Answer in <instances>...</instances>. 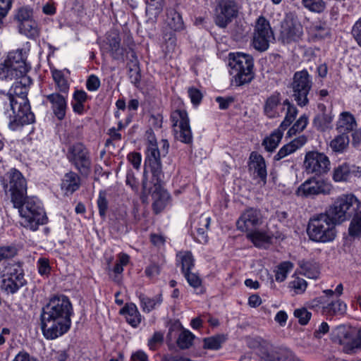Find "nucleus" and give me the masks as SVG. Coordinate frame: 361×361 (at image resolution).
<instances>
[{
	"instance_id": "obj_8",
	"label": "nucleus",
	"mask_w": 361,
	"mask_h": 361,
	"mask_svg": "<svg viewBox=\"0 0 361 361\" xmlns=\"http://www.w3.org/2000/svg\"><path fill=\"white\" fill-rule=\"evenodd\" d=\"M361 203L353 193L342 194L337 197L326 212L341 224L350 219L360 208Z\"/></svg>"
},
{
	"instance_id": "obj_19",
	"label": "nucleus",
	"mask_w": 361,
	"mask_h": 361,
	"mask_svg": "<svg viewBox=\"0 0 361 361\" xmlns=\"http://www.w3.org/2000/svg\"><path fill=\"white\" fill-rule=\"evenodd\" d=\"M303 166L307 173L320 176L330 170V161L325 154L311 151L306 153Z\"/></svg>"
},
{
	"instance_id": "obj_2",
	"label": "nucleus",
	"mask_w": 361,
	"mask_h": 361,
	"mask_svg": "<svg viewBox=\"0 0 361 361\" xmlns=\"http://www.w3.org/2000/svg\"><path fill=\"white\" fill-rule=\"evenodd\" d=\"M0 109L9 118V126L13 130L18 127L32 123L35 121L34 114L30 111L29 102L24 104L16 101L12 92H5L0 90Z\"/></svg>"
},
{
	"instance_id": "obj_16",
	"label": "nucleus",
	"mask_w": 361,
	"mask_h": 361,
	"mask_svg": "<svg viewBox=\"0 0 361 361\" xmlns=\"http://www.w3.org/2000/svg\"><path fill=\"white\" fill-rule=\"evenodd\" d=\"M272 39H274V35L269 20L264 16H259L254 29L252 39L254 48L258 51H264L268 49Z\"/></svg>"
},
{
	"instance_id": "obj_38",
	"label": "nucleus",
	"mask_w": 361,
	"mask_h": 361,
	"mask_svg": "<svg viewBox=\"0 0 361 361\" xmlns=\"http://www.w3.org/2000/svg\"><path fill=\"white\" fill-rule=\"evenodd\" d=\"M334 116L331 111L328 113L318 114L313 120L314 127L320 130L325 131L331 128V123Z\"/></svg>"
},
{
	"instance_id": "obj_27",
	"label": "nucleus",
	"mask_w": 361,
	"mask_h": 361,
	"mask_svg": "<svg viewBox=\"0 0 361 361\" xmlns=\"http://www.w3.org/2000/svg\"><path fill=\"white\" fill-rule=\"evenodd\" d=\"M80 186V178L73 171L66 173L61 183V189L66 195H72L78 190Z\"/></svg>"
},
{
	"instance_id": "obj_64",
	"label": "nucleus",
	"mask_w": 361,
	"mask_h": 361,
	"mask_svg": "<svg viewBox=\"0 0 361 361\" xmlns=\"http://www.w3.org/2000/svg\"><path fill=\"white\" fill-rule=\"evenodd\" d=\"M128 160L130 162L133 166L138 170L141 165L142 156L139 152H131L128 154Z\"/></svg>"
},
{
	"instance_id": "obj_47",
	"label": "nucleus",
	"mask_w": 361,
	"mask_h": 361,
	"mask_svg": "<svg viewBox=\"0 0 361 361\" xmlns=\"http://www.w3.org/2000/svg\"><path fill=\"white\" fill-rule=\"evenodd\" d=\"M308 123V117L303 114L295 122L288 131V135L291 137L304 130Z\"/></svg>"
},
{
	"instance_id": "obj_53",
	"label": "nucleus",
	"mask_w": 361,
	"mask_h": 361,
	"mask_svg": "<svg viewBox=\"0 0 361 361\" xmlns=\"http://www.w3.org/2000/svg\"><path fill=\"white\" fill-rule=\"evenodd\" d=\"M348 233L350 236L353 237L361 235V214L352 220L348 228Z\"/></svg>"
},
{
	"instance_id": "obj_3",
	"label": "nucleus",
	"mask_w": 361,
	"mask_h": 361,
	"mask_svg": "<svg viewBox=\"0 0 361 361\" xmlns=\"http://www.w3.org/2000/svg\"><path fill=\"white\" fill-rule=\"evenodd\" d=\"M18 209L23 226L32 231L38 229L39 225L47 223V217L41 201L35 197L25 196L18 205L13 204Z\"/></svg>"
},
{
	"instance_id": "obj_6",
	"label": "nucleus",
	"mask_w": 361,
	"mask_h": 361,
	"mask_svg": "<svg viewBox=\"0 0 361 361\" xmlns=\"http://www.w3.org/2000/svg\"><path fill=\"white\" fill-rule=\"evenodd\" d=\"M1 288L13 295L27 284L25 272L20 262L4 261L0 264Z\"/></svg>"
},
{
	"instance_id": "obj_24",
	"label": "nucleus",
	"mask_w": 361,
	"mask_h": 361,
	"mask_svg": "<svg viewBox=\"0 0 361 361\" xmlns=\"http://www.w3.org/2000/svg\"><path fill=\"white\" fill-rule=\"evenodd\" d=\"M46 98L51 104V108L57 119H64L68 108V94L54 92L47 95Z\"/></svg>"
},
{
	"instance_id": "obj_14",
	"label": "nucleus",
	"mask_w": 361,
	"mask_h": 361,
	"mask_svg": "<svg viewBox=\"0 0 361 361\" xmlns=\"http://www.w3.org/2000/svg\"><path fill=\"white\" fill-rule=\"evenodd\" d=\"M33 8L30 6H23L18 8L14 16L18 23L19 32L28 38H35L39 35L37 23L33 18Z\"/></svg>"
},
{
	"instance_id": "obj_1",
	"label": "nucleus",
	"mask_w": 361,
	"mask_h": 361,
	"mask_svg": "<svg viewBox=\"0 0 361 361\" xmlns=\"http://www.w3.org/2000/svg\"><path fill=\"white\" fill-rule=\"evenodd\" d=\"M73 314L72 304L66 295L52 298L41 313V329L47 340L56 339L65 334L71 326Z\"/></svg>"
},
{
	"instance_id": "obj_62",
	"label": "nucleus",
	"mask_w": 361,
	"mask_h": 361,
	"mask_svg": "<svg viewBox=\"0 0 361 361\" xmlns=\"http://www.w3.org/2000/svg\"><path fill=\"white\" fill-rule=\"evenodd\" d=\"M188 95L191 99V102L195 105L199 104L202 99V92L195 87L188 89Z\"/></svg>"
},
{
	"instance_id": "obj_34",
	"label": "nucleus",
	"mask_w": 361,
	"mask_h": 361,
	"mask_svg": "<svg viewBox=\"0 0 361 361\" xmlns=\"http://www.w3.org/2000/svg\"><path fill=\"white\" fill-rule=\"evenodd\" d=\"M210 222V216L205 214H201L198 219L193 222L197 235L201 238V239H199V241L201 243L207 241V231L209 229Z\"/></svg>"
},
{
	"instance_id": "obj_32",
	"label": "nucleus",
	"mask_w": 361,
	"mask_h": 361,
	"mask_svg": "<svg viewBox=\"0 0 361 361\" xmlns=\"http://www.w3.org/2000/svg\"><path fill=\"white\" fill-rule=\"evenodd\" d=\"M138 298L142 310L147 313L159 307L163 301L161 294H158L153 298H149L145 294L140 293L138 294Z\"/></svg>"
},
{
	"instance_id": "obj_49",
	"label": "nucleus",
	"mask_w": 361,
	"mask_h": 361,
	"mask_svg": "<svg viewBox=\"0 0 361 361\" xmlns=\"http://www.w3.org/2000/svg\"><path fill=\"white\" fill-rule=\"evenodd\" d=\"M293 264L290 262H283L280 264L276 271V280L279 282L283 281L286 277L288 273L292 269Z\"/></svg>"
},
{
	"instance_id": "obj_60",
	"label": "nucleus",
	"mask_w": 361,
	"mask_h": 361,
	"mask_svg": "<svg viewBox=\"0 0 361 361\" xmlns=\"http://www.w3.org/2000/svg\"><path fill=\"white\" fill-rule=\"evenodd\" d=\"M100 80L95 75H90L86 81V87L89 91L94 92L100 87Z\"/></svg>"
},
{
	"instance_id": "obj_56",
	"label": "nucleus",
	"mask_w": 361,
	"mask_h": 361,
	"mask_svg": "<svg viewBox=\"0 0 361 361\" xmlns=\"http://www.w3.org/2000/svg\"><path fill=\"white\" fill-rule=\"evenodd\" d=\"M38 272L40 275H48L51 271V267L48 259L41 257L37 260V262Z\"/></svg>"
},
{
	"instance_id": "obj_51",
	"label": "nucleus",
	"mask_w": 361,
	"mask_h": 361,
	"mask_svg": "<svg viewBox=\"0 0 361 361\" xmlns=\"http://www.w3.org/2000/svg\"><path fill=\"white\" fill-rule=\"evenodd\" d=\"M18 253V250L14 246L0 247V264L4 261H11Z\"/></svg>"
},
{
	"instance_id": "obj_39",
	"label": "nucleus",
	"mask_w": 361,
	"mask_h": 361,
	"mask_svg": "<svg viewBox=\"0 0 361 361\" xmlns=\"http://www.w3.org/2000/svg\"><path fill=\"white\" fill-rule=\"evenodd\" d=\"M51 75L53 80L56 84L58 93L68 94L69 91V83L65 78L62 71L59 70H51Z\"/></svg>"
},
{
	"instance_id": "obj_43",
	"label": "nucleus",
	"mask_w": 361,
	"mask_h": 361,
	"mask_svg": "<svg viewBox=\"0 0 361 361\" xmlns=\"http://www.w3.org/2000/svg\"><path fill=\"white\" fill-rule=\"evenodd\" d=\"M345 303L340 300L332 302L323 307V313L326 315L343 314L346 311Z\"/></svg>"
},
{
	"instance_id": "obj_44",
	"label": "nucleus",
	"mask_w": 361,
	"mask_h": 361,
	"mask_svg": "<svg viewBox=\"0 0 361 361\" xmlns=\"http://www.w3.org/2000/svg\"><path fill=\"white\" fill-rule=\"evenodd\" d=\"M178 261L181 264V269L183 274H185L194 267V259L192 255L189 251L180 252L177 254Z\"/></svg>"
},
{
	"instance_id": "obj_41",
	"label": "nucleus",
	"mask_w": 361,
	"mask_h": 361,
	"mask_svg": "<svg viewBox=\"0 0 361 361\" xmlns=\"http://www.w3.org/2000/svg\"><path fill=\"white\" fill-rule=\"evenodd\" d=\"M309 34L317 39H322L329 35V30L326 24L321 21L313 22L308 28Z\"/></svg>"
},
{
	"instance_id": "obj_35",
	"label": "nucleus",
	"mask_w": 361,
	"mask_h": 361,
	"mask_svg": "<svg viewBox=\"0 0 361 361\" xmlns=\"http://www.w3.org/2000/svg\"><path fill=\"white\" fill-rule=\"evenodd\" d=\"M283 131L284 130L279 127L263 140L262 145L266 151L273 152L276 149L283 137Z\"/></svg>"
},
{
	"instance_id": "obj_21",
	"label": "nucleus",
	"mask_w": 361,
	"mask_h": 361,
	"mask_svg": "<svg viewBox=\"0 0 361 361\" xmlns=\"http://www.w3.org/2000/svg\"><path fill=\"white\" fill-rule=\"evenodd\" d=\"M148 169H145L143 173V178L142 181V198L147 197L149 195L155 198L158 196L161 191L162 181L164 178L163 171H161V174L159 176H155L153 172H150L152 177L149 178Z\"/></svg>"
},
{
	"instance_id": "obj_10",
	"label": "nucleus",
	"mask_w": 361,
	"mask_h": 361,
	"mask_svg": "<svg viewBox=\"0 0 361 361\" xmlns=\"http://www.w3.org/2000/svg\"><path fill=\"white\" fill-rule=\"evenodd\" d=\"M160 145L161 149L154 137L149 138L145 152V169L153 172L157 177L160 176L162 171L161 157L168 154L169 148V143L166 140H161Z\"/></svg>"
},
{
	"instance_id": "obj_46",
	"label": "nucleus",
	"mask_w": 361,
	"mask_h": 361,
	"mask_svg": "<svg viewBox=\"0 0 361 361\" xmlns=\"http://www.w3.org/2000/svg\"><path fill=\"white\" fill-rule=\"evenodd\" d=\"M194 334L188 330H183L178 336L177 340L178 345L182 349L190 348L194 340Z\"/></svg>"
},
{
	"instance_id": "obj_22",
	"label": "nucleus",
	"mask_w": 361,
	"mask_h": 361,
	"mask_svg": "<svg viewBox=\"0 0 361 361\" xmlns=\"http://www.w3.org/2000/svg\"><path fill=\"white\" fill-rule=\"evenodd\" d=\"M353 177L361 178V167L343 163L334 169L332 179L336 183L350 182Z\"/></svg>"
},
{
	"instance_id": "obj_57",
	"label": "nucleus",
	"mask_w": 361,
	"mask_h": 361,
	"mask_svg": "<svg viewBox=\"0 0 361 361\" xmlns=\"http://www.w3.org/2000/svg\"><path fill=\"white\" fill-rule=\"evenodd\" d=\"M13 0H0V28L2 27V20L11 8Z\"/></svg>"
},
{
	"instance_id": "obj_55",
	"label": "nucleus",
	"mask_w": 361,
	"mask_h": 361,
	"mask_svg": "<svg viewBox=\"0 0 361 361\" xmlns=\"http://www.w3.org/2000/svg\"><path fill=\"white\" fill-rule=\"evenodd\" d=\"M294 316L298 319L301 325H305L311 318L312 314L305 308L297 309L294 311Z\"/></svg>"
},
{
	"instance_id": "obj_59",
	"label": "nucleus",
	"mask_w": 361,
	"mask_h": 361,
	"mask_svg": "<svg viewBox=\"0 0 361 361\" xmlns=\"http://www.w3.org/2000/svg\"><path fill=\"white\" fill-rule=\"evenodd\" d=\"M126 183L127 185L130 186L133 191L135 193H137L139 191V184L137 178L135 176V174L133 171H130L127 172Z\"/></svg>"
},
{
	"instance_id": "obj_4",
	"label": "nucleus",
	"mask_w": 361,
	"mask_h": 361,
	"mask_svg": "<svg viewBox=\"0 0 361 361\" xmlns=\"http://www.w3.org/2000/svg\"><path fill=\"white\" fill-rule=\"evenodd\" d=\"M231 83L237 87L250 83L254 78L253 59L241 52L230 53L228 57Z\"/></svg>"
},
{
	"instance_id": "obj_42",
	"label": "nucleus",
	"mask_w": 361,
	"mask_h": 361,
	"mask_svg": "<svg viewBox=\"0 0 361 361\" xmlns=\"http://www.w3.org/2000/svg\"><path fill=\"white\" fill-rule=\"evenodd\" d=\"M348 135L341 133L331 141L330 147L335 152L342 153L348 148Z\"/></svg>"
},
{
	"instance_id": "obj_11",
	"label": "nucleus",
	"mask_w": 361,
	"mask_h": 361,
	"mask_svg": "<svg viewBox=\"0 0 361 361\" xmlns=\"http://www.w3.org/2000/svg\"><path fill=\"white\" fill-rule=\"evenodd\" d=\"M312 85V78L307 70L303 69L293 74L290 87L293 97L299 106L304 107L309 104L308 95Z\"/></svg>"
},
{
	"instance_id": "obj_61",
	"label": "nucleus",
	"mask_w": 361,
	"mask_h": 361,
	"mask_svg": "<svg viewBox=\"0 0 361 361\" xmlns=\"http://www.w3.org/2000/svg\"><path fill=\"white\" fill-rule=\"evenodd\" d=\"M352 35L358 46L361 47V18L353 26Z\"/></svg>"
},
{
	"instance_id": "obj_9",
	"label": "nucleus",
	"mask_w": 361,
	"mask_h": 361,
	"mask_svg": "<svg viewBox=\"0 0 361 361\" xmlns=\"http://www.w3.org/2000/svg\"><path fill=\"white\" fill-rule=\"evenodd\" d=\"M1 184L9 193L13 204L18 205L20 200L27 195V182L23 175L17 169H11L1 178Z\"/></svg>"
},
{
	"instance_id": "obj_30",
	"label": "nucleus",
	"mask_w": 361,
	"mask_h": 361,
	"mask_svg": "<svg viewBox=\"0 0 361 361\" xmlns=\"http://www.w3.org/2000/svg\"><path fill=\"white\" fill-rule=\"evenodd\" d=\"M165 24L166 29L171 30L173 32H181L185 29L181 15L172 8L166 11Z\"/></svg>"
},
{
	"instance_id": "obj_48",
	"label": "nucleus",
	"mask_w": 361,
	"mask_h": 361,
	"mask_svg": "<svg viewBox=\"0 0 361 361\" xmlns=\"http://www.w3.org/2000/svg\"><path fill=\"white\" fill-rule=\"evenodd\" d=\"M97 203L99 209V214L102 218L104 219L109 208L107 194L105 190L99 191Z\"/></svg>"
},
{
	"instance_id": "obj_36",
	"label": "nucleus",
	"mask_w": 361,
	"mask_h": 361,
	"mask_svg": "<svg viewBox=\"0 0 361 361\" xmlns=\"http://www.w3.org/2000/svg\"><path fill=\"white\" fill-rule=\"evenodd\" d=\"M300 273L305 276L317 279L319 276V264L313 261H300L299 262Z\"/></svg>"
},
{
	"instance_id": "obj_7",
	"label": "nucleus",
	"mask_w": 361,
	"mask_h": 361,
	"mask_svg": "<svg viewBox=\"0 0 361 361\" xmlns=\"http://www.w3.org/2000/svg\"><path fill=\"white\" fill-rule=\"evenodd\" d=\"M27 58V51L25 49L9 51L4 61L0 62V79L11 80L16 76L26 75L31 68Z\"/></svg>"
},
{
	"instance_id": "obj_54",
	"label": "nucleus",
	"mask_w": 361,
	"mask_h": 361,
	"mask_svg": "<svg viewBox=\"0 0 361 361\" xmlns=\"http://www.w3.org/2000/svg\"><path fill=\"white\" fill-rule=\"evenodd\" d=\"M163 38L169 51H173L177 45V38L173 32H166L163 34Z\"/></svg>"
},
{
	"instance_id": "obj_17",
	"label": "nucleus",
	"mask_w": 361,
	"mask_h": 361,
	"mask_svg": "<svg viewBox=\"0 0 361 361\" xmlns=\"http://www.w3.org/2000/svg\"><path fill=\"white\" fill-rule=\"evenodd\" d=\"M171 120L176 139L183 143H190L192 134L187 111L180 109L174 111L171 115Z\"/></svg>"
},
{
	"instance_id": "obj_29",
	"label": "nucleus",
	"mask_w": 361,
	"mask_h": 361,
	"mask_svg": "<svg viewBox=\"0 0 361 361\" xmlns=\"http://www.w3.org/2000/svg\"><path fill=\"white\" fill-rule=\"evenodd\" d=\"M357 127V122L354 116L348 112L343 111L340 114L336 123V129L338 132L348 134L353 131Z\"/></svg>"
},
{
	"instance_id": "obj_45",
	"label": "nucleus",
	"mask_w": 361,
	"mask_h": 361,
	"mask_svg": "<svg viewBox=\"0 0 361 361\" xmlns=\"http://www.w3.org/2000/svg\"><path fill=\"white\" fill-rule=\"evenodd\" d=\"M226 341L224 335L218 334L207 337L203 340V346L205 349L216 350L221 348V345Z\"/></svg>"
},
{
	"instance_id": "obj_15",
	"label": "nucleus",
	"mask_w": 361,
	"mask_h": 361,
	"mask_svg": "<svg viewBox=\"0 0 361 361\" xmlns=\"http://www.w3.org/2000/svg\"><path fill=\"white\" fill-rule=\"evenodd\" d=\"M67 158L82 175L89 174L91 169V159L89 151L83 144L78 142L70 146Z\"/></svg>"
},
{
	"instance_id": "obj_26",
	"label": "nucleus",
	"mask_w": 361,
	"mask_h": 361,
	"mask_svg": "<svg viewBox=\"0 0 361 361\" xmlns=\"http://www.w3.org/2000/svg\"><path fill=\"white\" fill-rule=\"evenodd\" d=\"M307 141V137L303 135L297 137L288 144L284 145L274 156V159L275 161H279L283 158L294 153L298 149L304 146Z\"/></svg>"
},
{
	"instance_id": "obj_52",
	"label": "nucleus",
	"mask_w": 361,
	"mask_h": 361,
	"mask_svg": "<svg viewBox=\"0 0 361 361\" xmlns=\"http://www.w3.org/2000/svg\"><path fill=\"white\" fill-rule=\"evenodd\" d=\"M304 6L308 10L321 13L325 8V2L324 0H302Z\"/></svg>"
},
{
	"instance_id": "obj_13",
	"label": "nucleus",
	"mask_w": 361,
	"mask_h": 361,
	"mask_svg": "<svg viewBox=\"0 0 361 361\" xmlns=\"http://www.w3.org/2000/svg\"><path fill=\"white\" fill-rule=\"evenodd\" d=\"M240 6L235 0H217L214 9L215 24L225 28L238 17Z\"/></svg>"
},
{
	"instance_id": "obj_12",
	"label": "nucleus",
	"mask_w": 361,
	"mask_h": 361,
	"mask_svg": "<svg viewBox=\"0 0 361 361\" xmlns=\"http://www.w3.org/2000/svg\"><path fill=\"white\" fill-rule=\"evenodd\" d=\"M303 27L292 13L286 14L281 23L279 39L283 44L297 43L302 40Z\"/></svg>"
},
{
	"instance_id": "obj_5",
	"label": "nucleus",
	"mask_w": 361,
	"mask_h": 361,
	"mask_svg": "<svg viewBox=\"0 0 361 361\" xmlns=\"http://www.w3.org/2000/svg\"><path fill=\"white\" fill-rule=\"evenodd\" d=\"M337 224L325 212L314 215L310 219L307 233L312 241L322 243L332 242L336 236Z\"/></svg>"
},
{
	"instance_id": "obj_37",
	"label": "nucleus",
	"mask_w": 361,
	"mask_h": 361,
	"mask_svg": "<svg viewBox=\"0 0 361 361\" xmlns=\"http://www.w3.org/2000/svg\"><path fill=\"white\" fill-rule=\"evenodd\" d=\"M283 106L286 107V112L285 118L279 127L285 130L295 119L298 111L297 107L288 99L283 102Z\"/></svg>"
},
{
	"instance_id": "obj_25",
	"label": "nucleus",
	"mask_w": 361,
	"mask_h": 361,
	"mask_svg": "<svg viewBox=\"0 0 361 361\" xmlns=\"http://www.w3.org/2000/svg\"><path fill=\"white\" fill-rule=\"evenodd\" d=\"M15 78L16 80L13 82L8 92H12L13 96L20 98L22 102H19V104H24L25 101L28 102L27 95L32 80L27 74L22 76H16Z\"/></svg>"
},
{
	"instance_id": "obj_18",
	"label": "nucleus",
	"mask_w": 361,
	"mask_h": 361,
	"mask_svg": "<svg viewBox=\"0 0 361 361\" xmlns=\"http://www.w3.org/2000/svg\"><path fill=\"white\" fill-rule=\"evenodd\" d=\"M333 190L331 183L323 179L310 178L302 183L297 189L296 194L304 197H313L317 195H327Z\"/></svg>"
},
{
	"instance_id": "obj_40",
	"label": "nucleus",
	"mask_w": 361,
	"mask_h": 361,
	"mask_svg": "<svg viewBox=\"0 0 361 361\" xmlns=\"http://www.w3.org/2000/svg\"><path fill=\"white\" fill-rule=\"evenodd\" d=\"M247 233V238L257 247H262L264 244L268 243L271 239L266 232L259 231V228Z\"/></svg>"
},
{
	"instance_id": "obj_31",
	"label": "nucleus",
	"mask_w": 361,
	"mask_h": 361,
	"mask_svg": "<svg viewBox=\"0 0 361 361\" xmlns=\"http://www.w3.org/2000/svg\"><path fill=\"white\" fill-rule=\"evenodd\" d=\"M281 104V94L279 92H274L270 95L265 101L264 105V112L265 115L270 118H276L280 116L278 111L279 105Z\"/></svg>"
},
{
	"instance_id": "obj_33",
	"label": "nucleus",
	"mask_w": 361,
	"mask_h": 361,
	"mask_svg": "<svg viewBox=\"0 0 361 361\" xmlns=\"http://www.w3.org/2000/svg\"><path fill=\"white\" fill-rule=\"evenodd\" d=\"M107 44L111 56L116 59H123V49L121 47V37L116 32L109 34L107 37Z\"/></svg>"
},
{
	"instance_id": "obj_23",
	"label": "nucleus",
	"mask_w": 361,
	"mask_h": 361,
	"mask_svg": "<svg viewBox=\"0 0 361 361\" xmlns=\"http://www.w3.org/2000/svg\"><path fill=\"white\" fill-rule=\"evenodd\" d=\"M248 166L254 177L259 178L263 185H265L267 183V171L264 158L257 152H251Z\"/></svg>"
},
{
	"instance_id": "obj_63",
	"label": "nucleus",
	"mask_w": 361,
	"mask_h": 361,
	"mask_svg": "<svg viewBox=\"0 0 361 361\" xmlns=\"http://www.w3.org/2000/svg\"><path fill=\"white\" fill-rule=\"evenodd\" d=\"M307 286V283L303 279L296 278L292 281V287L297 293H303L305 290Z\"/></svg>"
},
{
	"instance_id": "obj_20",
	"label": "nucleus",
	"mask_w": 361,
	"mask_h": 361,
	"mask_svg": "<svg viewBox=\"0 0 361 361\" xmlns=\"http://www.w3.org/2000/svg\"><path fill=\"white\" fill-rule=\"evenodd\" d=\"M263 223V216L260 209L254 207L246 209L236 222L238 230L248 232L259 228Z\"/></svg>"
},
{
	"instance_id": "obj_28",
	"label": "nucleus",
	"mask_w": 361,
	"mask_h": 361,
	"mask_svg": "<svg viewBox=\"0 0 361 361\" xmlns=\"http://www.w3.org/2000/svg\"><path fill=\"white\" fill-rule=\"evenodd\" d=\"M119 313L125 317L128 324L133 328H137L141 323L142 316L137 306L133 302L126 303Z\"/></svg>"
},
{
	"instance_id": "obj_50",
	"label": "nucleus",
	"mask_w": 361,
	"mask_h": 361,
	"mask_svg": "<svg viewBox=\"0 0 361 361\" xmlns=\"http://www.w3.org/2000/svg\"><path fill=\"white\" fill-rule=\"evenodd\" d=\"M184 276L190 286L196 289L197 293H203L204 290L202 287V281L197 274L188 271L184 274Z\"/></svg>"
},
{
	"instance_id": "obj_58",
	"label": "nucleus",
	"mask_w": 361,
	"mask_h": 361,
	"mask_svg": "<svg viewBox=\"0 0 361 361\" xmlns=\"http://www.w3.org/2000/svg\"><path fill=\"white\" fill-rule=\"evenodd\" d=\"M68 355L63 350H51L49 354V361H66Z\"/></svg>"
}]
</instances>
